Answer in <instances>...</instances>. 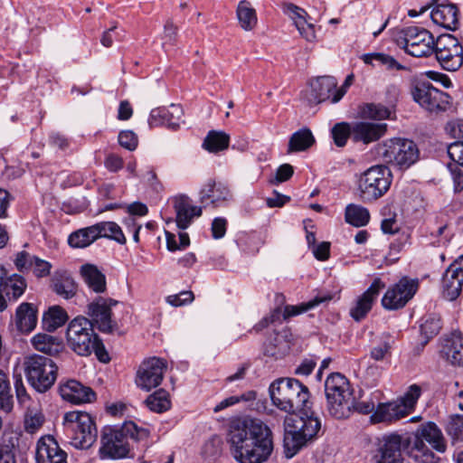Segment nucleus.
Wrapping results in <instances>:
<instances>
[{
    "instance_id": "nucleus-20",
    "label": "nucleus",
    "mask_w": 463,
    "mask_h": 463,
    "mask_svg": "<svg viewBox=\"0 0 463 463\" xmlns=\"http://www.w3.org/2000/svg\"><path fill=\"white\" fill-rule=\"evenodd\" d=\"M59 392L63 400L75 404L92 402L96 400L95 392L76 380L61 383Z\"/></svg>"
},
{
    "instance_id": "nucleus-23",
    "label": "nucleus",
    "mask_w": 463,
    "mask_h": 463,
    "mask_svg": "<svg viewBox=\"0 0 463 463\" xmlns=\"http://www.w3.org/2000/svg\"><path fill=\"white\" fill-rule=\"evenodd\" d=\"M385 285L381 279H373L367 290L357 299L355 306L350 310V316L355 320L360 321L365 317L371 310L373 303L377 298L380 291Z\"/></svg>"
},
{
    "instance_id": "nucleus-48",
    "label": "nucleus",
    "mask_w": 463,
    "mask_h": 463,
    "mask_svg": "<svg viewBox=\"0 0 463 463\" xmlns=\"http://www.w3.org/2000/svg\"><path fill=\"white\" fill-rule=\"evenodd\" d=\"M222 451V441L218 436H213L204 444L202 454L205 459L215 460Z\"/></svg>"
},
{
    "instance_id": "nucleus-36",
    "label": "nucleus",
    "mask_w": 463,
    "mask_h": 463,
    "mask_svg": "<svg viewBox=\"0 0 463 463\" xmlns=\"http://www.w3.org/2000/svg\"><path fill=\"white\" fill-rule=\"evenodd\" d=\"M95 225L79 229L68 238V243L72 248L82 249L90 246L99 239Z\"/></svg>"
},
{
    "instance_id": "nucleus-8",
    "label": "nucleus",
    "mask_w": 463,
    "mask_h": 463,
    "mask_svg": "<svg viewBox=\"0 0 463 463\" xmlns=\"http://www.w3.org/2000/svg\"><path fill=\"white\" fill-rule=\"evenodd\" d=\"M392 179V172L386 165L371 166L361 175L358 181L361 199L365 203L378 200L390 189Z\"/></svg>"
},
{
    "instance_id": "nucleus-3",
    "label": "nucleus",
    "mask_w": 463,
    "mask_h": 463,
    "mask_svg": "<svg viewBox=\"0 0 463 463\" xmlns=\"http://www.w3.org/2000/svg\"><path fill=\"white\" fill-rule=\"evenodd\" d=\"M149 430L128 421L121 428L105 427L101 435L99 455L102 458H121L128 453V437L136 440H146Z\"/></svg>"
},
{
    "instance_id": "nucleus-28",
    "label": "nucleus",
    "mask_w": 463,
    "mask_h": 463,
    "mask_svg": "<svg viewBox=\"0 0 463 463\" xmlns=\"http://www.w3.org/2000/svg\"><path fill=\"white\" fill-rule=\"evenodd\" d=\"M409 414L398 400L379 403L371 416L373 422H392L399 420Z\"/></svg>"
},
{
    "instance_id": "nucleus-62",
    "label": "nucleus",
    "mask_w": 463,
    "mask_h": 463,
    "mask_svg": "<svg viewBox=\"0 0 463 463\" xmlns=\"http://www.w3.org/2000/svg\"><path fill=\"white\" fill-rule=\"evenodd\" d=\"M43 421V416L41 414H27L24 420L25 430L29 433H34L42 426Z\"/></svg>"
},
{
    "instance_id": "nucleus-56",
    "label": "nucleus",
    "mask_w": 463,
    "mask_h": 463,
    "mask_svg": "<svg viewBox=\"0 0 463 463\" xmlns=\"http://www.w3.org/2000/svg\"><path fill=\"white\" fill-rule=\"evenodd\" d=\"M178 27L172 19H168L164 25L163 44L175 45L177 42Z\"/></svg>"
},
{
    "instance_id": "nucleus-47",
    "label": "nucleus",
    "mask_w": 463,
    "mask_h": 463,
    "mask_svg": "<svg viewBox=\"0 0 463 463\" xmlns=\"http://www.w3.org/2000/svg\"><path fill=\"white\" fill-rule=\"evenodd\" d=\"M410 455L417 463H438L439 461V458L422 442H418L416 448H411Z\"/></svg>"
},
{
    "instance_id": "nucleus-37",
    "label": "nucleus",
    "mask_w": 463,
    "mask_h": 463,
    "mask_svg": "<svg viewBox=\"0 0 463 463\" xmlns=\"http://www.w3.org/2000/svg\"><path fill=\"white\" fill-rule=\"evenodd\" d=\"M236 15L241 27L244 31H251L257 25L258 18L256 11L247 0L239 2Z\"/></svg>"
},
{
    "instance_id": "nucleus-41",
    "label": "nucleus",
    "mask_w": 463,
    "mask_h": 463,
    "mask_svg": "<svg viewBox=\"0 0 463 463\" xmlns=\"http://www.w3.org/2000/svg\"><path fill=\"white\" fill-rule=\"evenodd\" d=\"M145 403L151 411L156 413L165 412L171 407L169 393L164 389H159L149 394Z\"/></svg>"
},
{
    "instance_id": "nucleus-4",
    "label": "nucleus",
    "mask_w": 463,
    "mask_h": 463,
    "mask_svg": "<svg viewBox=\"0 0 463 463\" xmlns=\"http://www.w3.org/2000/svg\"><path fill=\"white\" fill-rule=\"evenodd\" d=\"M273 404L286 412H294L308 407L309 392L295 378H279L269 388Z\"/></svg>"
},
{
    "instance_id": "nucleus-11",
    "label": "nucleus",
    "mask_w": 463,
    "mask_h": 463,
    "mask_svg": "<svg viewBox=\"0 0 463 463\" xmlns=\"http://www.w3.org/2000/svg\"><path fill=\"white\" fill-rule=\"evenodd\" d=\"M433 52L440 66L446 71H455L463 64V47L452 34H440L436 39Z\"/></svg>"
},
{
    "instance_id": "nucleus-29",
    "label": "nucleus",
    "mask_w": 463,
    "mask_h": 463,
    "mask_svg": "<svg viewBox=\"0 0 463 463\" xmlns=\"http://www.w3.org/2000/svg\"><path fill=\"white\" fill-rule=\"evenodd\" d=\"M34 349L50 356L58 355L65 350V345L60 336L47 333H38L31 340Z\"/></svg>"
},
{
    "instance_id": "nucleus-61",
    "label": "nucleus",
    "mask_w": 463,
    "mask_h": 463,
    "mask_svg": "<svg viewBox=\"0 0 463 463\" xmlns=\"http://www.w3.org/2000/svg\"><path fill=\"white\" fill-rule=\"evenodd\" d=\"M227 221L225 218H214L212 222V234L214 239H221L226 233Z\"/></svg>"
},
{
    "instance_id": "nucleus-51",
    "label": "nucleus",
    "mask_w": 463,
    "mask_h": 463,
    "mask_svg": "<svg viewBox=\"0 0 463 463\" xmlns=\"http://www.w3.org/2000/svg\"><path fill=\"white\" fill-rule=\"evenodd\" d=\"M441 329V322L439 317H430L420 326V332L430 339L436 335Z\"/></svg>"
},
{
    "instance_id": "nucleus-59",
    "label": "nucleus",
    "mask_w": 463,
    "mask_h": 463,
    "mask_svg": "<svg viewBox=\"0 0 463 463\" xmlns=\"http://www.w3.org/2000/svg\"><path fill=\"white\" fill-rule=\"evenodd\" d=\"M32 269L36 277L43 278L50 274L52 264L35 256Z\"/></svg>"
},
{
    "instance_id": "nucleus-1",
    "label": "nucleus",
    "mask_w": 463,
    "mask_h": 463,
    "mask_svg": "<svg viewBox=\"0 0 463 463\" xmlns=\"http://www.w3.org/2000/svg\"><path fill=\"white\" fill-rule=\"evenodd\" d=\"M118 305L119 302L110 298L99 297L90 302L87 306V314L90 319L79 316L68 326L66 335L70 348L80 356H88L94 352L99 362L109 363L110 357L93 328L96 326L105 334L118 331V324L111 311Z\"/></svg>"
},
{
    "instance_id": "nucleus-35",
    "label": "nucleus",
    "mask_w": 463,
    "mask_h": 463,
    "mask_svg": "<svg viewBox=\"0 0 463 463\" xmlns=\"http://www.w3.org/2000/svg\"><path fill=\"white\" fill-rule=\"evenodd\" d=\"M441 353L453 365H463V339L453 335L445 340Z\"/></svg>"
},
{
    "instance_id": "nucleus-64",
    "label": "nucleus",
    "mask_w": 463,
    "mask_h": 463,
    "mask_svg": "<svg viewBox=\"0 0 463 463\" xmlns=\"http://www.w3.org/2000/svg\"><path fill=\"white\" fill-rule=\"evenodd\" d=\"M294 174V168L289 164H284L279 166L276 171L275 180L276 183H282L288 181Z\"/></svg>"
},
{
    "instance_id": "nucleus-44",
    "label": "nucleus",
    "mask_w": 463,
    "mask_h": 463,
    "mask_svg": "<svg viewBox=\"0 0 463 463\" xmlns=\"http://www.w3.org/2000/svg\"><path fill=\"white\" fill-rule=\"evenodd\" d=\"M307 442V440L299 433L292 430L285 434L284 452L288 458H293Z\"/></svg>"
},
{
    "instance_id": "nucleus-58",
    "label": "nucleus",
    "mask_w": 463,
    "mask_h": 463,
    "mask_svg": "<svg viewBox=\"0 0 463 463\" xmlns=\"http://www.w3.org/2000/svg\"><path fill=\"white\" fill-rule=\"evenodd\" d=\"M193 299L194 294L192 291H182L179 294L168 296L166 301L174 307H179L192 302Z\"/></svg>"
},
{
    "instance_id": "nucleus-5",
    "label": "nucleus",
    "mask_w": 463,
    "mask_h": 463,
    "mask_svg": "<svg viewBox=\"0 0 463 463\" xmlns=\"http://www.w3.org/2000/svg\"><path fill=\"white\" fill-rule=\"evenodd\" d=\"M325 393L328 413L336 420L347 419L354 407V396L347 378L340 373H333L325 383Z\"/></svg>"
},
{
    "instance_id": "nucleus-14",
    "label": "nucleus",
    "mask_w": 463,
    "mask_h": 463,
    "mask_svg": "<svg viewBox=\"0 0 463 463\" xmlns=\"http://www.w3.org/2000/svg\"><path fill=\"white\" fill-rule=\"evenodd\" d=\"M417 288V281L404 277L385 292L382 298V305L388 310L400 309L412 298Z\"/></svg>"
},
{
    "instance_id": "nucleus-9",
    "label": "nucleus",
    "mask_w": 463,
    "mask_h": 463,
    "mask_svg": "<svg viewBox=\"0 0 463 463\" xmlns=\"http://www.w3.org/2000/svg\"><path fill=\"white\" fill-rule=\"evenodd\" d=\"M382 149L383 161L402 170L415 164L420 156L417 145L412 140L405 138L390 139L383 144Z\"/></svg>"
},
{
    "instance_id": "nucleus-57",
    "label": "nucleus",
    "mask_w": 463,
    "mask_h": 463,
    "mask_svg": "<svg viewBox=\"0 0 463 463\" xmlns=\"http://www.w3.org/2000/svg\"><path fill=\"white\" fill-rule=\"evenodd\" d=\"M448 155L458 165L463 166V141H456L448 146Z\"/></svg>"
},
{
    "instance_id": "nucleus-6",
    "label": "nucleus",
    "mask_w": 463,
    "mask_h": 463,
    "mask_svg": "<svg viewBox=\"0 0 463 463\" xmlns=\"http://www.w3.org/2000/svg\"><path fill=\"white\" fill-rule=\"evenodd\" d=\"M24 371L29 385L36 392L43 393L54 384L58 366L49 357L33 354L24 358Z\"/></svg>"
},
{
    "instance_id": "nucleus-33",
    "label": "nucleus",
    "mask_w": 463,
    "mask_h": 463,
    "mask_svg": "<svg viewBox=\"0 0 463 463\" xmlns=\"http://www.w3.org/2000/svg\"><path fill=\"white\" fill-rule=\"evenodd\" d=\"M332 298L333 296L331 293L318 292L317 296L307 302L301 303L297 306H286L282 314L283 318L286 320L291 317L314 309L321 304H327L332 300Z\"/></svg>"
},
{
    "instance_id": "nucleus-52",
    "label": "nucleus",
    "mask_w": 463,
    "mask_h": 463,
    "mask_svg": "<svg viewBox=\"0 0 463 463\" xmlns=\"http://www.w3.org/2000/svg\"><path fill=\"white\" fill-rule=\"evenodd\" d=\"M283 12L288 14L294 22L295 26L298 28V22L307 21L306 15L307 14V12L292 4V3H284L282 5Z\"/></svg>"
},
{
    "instance_id": "nucleus-63",
    "label": "nucleus",
    "mask_w": 463,
    "mask_h": 463,
    "mask_svg": "<svg viewBox=\"0 0 463 463\" xmlns=\"http://www.w3.org/2000/svg\"><path fill=\"white\" fill-rule=\"evenodd\" d=\"M297 29L307 41L312 42L316 39L315 28L312 24H308L307 21L298 22Z\"/></svg>"
},
{
    "instance_id": "nucleus-22",
    "label": "nucleus",
    "mask_w": 463,
    "mask_h": 463,
    "mask_svg": "<svg viewBox=\"0 0 463 463\" xmlns=\"http://www.w3.org/2000/svg\"><path fill=\"white\" fill-rule=\"evenodd\" d=\"M182 116V108L179 105L172 104L169 109L156 108L152 109L148 123L151 128L165 126L171 129H176L180 126Z\"/></svg>"
},
{
    "instance_id": "nucleus-10",
    "label": "nucleus",
    "mask_w": 463,
    "mask_h": 463,
    "mask_svg": "<svg viewBox=\"0 0 463 463\" xmlns=\"http://www.w3.org/2000/svg\"><path fill=\"white\" fill-rule=\"evenodd\" d=\"M398 44L413 57H428L433 53L436 40L428 30L409 26L401 31Z\"/></svg>"
},
{
    "instance_id": "nucleus-32",
    "label": "nucleus",
    "mask_w": 463,
    "mask_h": 463,
    "mask_svg": "<svg viewBox=\"0 0 463 463\" xmlns=\"http://www.w3.org/2000/svg\"><path fill=\"white\" fill-rule=\"evenodd\" d=\"M51 287L60 297L70 299L76 295L77 284L67 271H56L52 279Z\"/></svg>"
},
{
    "instance_id": "nucleus-42",
    "label": "nucleus",
    "mask_w": 463,
    "mask_h": 463,
    "mask_svg": "<svg viewBox=\"0 0 463 463\" xmlns=\"http://www.w3.org/2000/svg\"><path fill=\"white\" fill-rule=\"evenodd\" d=\"M345 219L354 227H363L369 222L370 213L365 207L351 203L345 208Z\"/></svg>"
},
{
    "instance_id": "nucleus-46",
    "label": "nucleus",
    "mask_w": 463,
    "mask_h": 463,
    "mask_svg": "<svg viewBox=\"0 0 463 463\" xmlns=\"http://www.w3.org/2000/svg\"><path fill=\"white\" fill-rule=\"evenodd\" d=\"M421 395V388L418 384L409 386L406 392L401 398L397 399L408 414H411Z\"/></svg>"
},
{
    "instance_id": "nucleus-53",
    "label": "nucleus",
    "mask_w": 463,
    "mask_h": 463,
    "mask_svg": "<svg viewBox=\"0 0 463 463\" xmlns=\"http://www.w3.org/2000/svg\"><path fill=\"white\" fill-rule=\"evenodd\" d=\"M448 433L454 440H463V415H455L448 425Z\"/></svg>"
},
{
    "instance_id": "nucleus-60",
    "label": "nucleus",
    "mask_w": 463,
    "mask_h": 463,
    "mask_svg": "<svg viewBox=\"0 0 463 463\" xmlns=\"http://www.w3.org/2000/svg\"><path fill=\"white\" fill-rule=\"evenodd\" d=\"M448 168L452 175L454 192L460 193L463 190V172L454 164H449Z\"/></svg>"
},
{
    "instance_id": "nucleus-50",
    "label": "nucleus",
    "mask_w": 463,
    "mask_h": 463,
    "mask_svg": "<svg viewBox=\"0 0 463 463\" xmlns=\"http://www.w3.org/2000/svg\"><path fill=\"white\" fill-rule=\"evenodd\" d=\"M363 114L366 118L382 120L390 117L391 110L381 104H367Z\"/></svg>"
},
{
    "instance_id": "nucleus-40",
    "label": "nucleus",
    "mask_w": 463,
    "mask_h": 463,
    "mask_svg": "<svg viewBox=\"0 0 463 463\" xmlns=\"http://www.w3.org/2000/svg\"><path fill=\"white\" fill-rule=\"evenodd\" d=\"M99 238H106L124 245L127 241L120 226L115 222H100L94 224Z\"/></svg>"
},
{
    "instance_id": "nucleus-12",
    "label": "nucleus",
    "mask_w": 463,
    "mask_h": 463,
    "mask_svg": "<svg viewBox=\"0 0 463 463\" xmlns=\"http://www.w3.org/2000/svg\"><path fill=\"white\" fill-rule=\"evenodd\" d=\"M413 100L430 113L445 112L450 107V96L430 82H419L411 90Z\"/></svg>"
},
{
    "instance_id": "nucleus-17",
    "label": "nucleus",
    "mask_w": 463,
    "mask_h": 463,
    "mask_svg": "<svg viewBox=\"0 0 463 463\" xmlns=\"http://www.w3.org/2000/svg\"><path fill=\"white\" fill-rule=\"evenodd\" d=\"M463 285V256L446 269L442 278V289L445 298L452 301L460 294Z\"/></svg>"
},
{
    "instance_id": "nucleus-54",
    "label": "nucleus",
    "mask_w": 463,
    "mask_h": 463,
    "mask_svg": "<svg viewBox=\"0 0 463 463\" xmlns=\"http://www.w3.org/2000/svg\"><path fill=\"white\" fill-rule=\"evenodd\" d=\"M34 260V255H31L29 252L22 250L16 254L14 260L15 268L20 272H26L33 268Z\"/></svg>"
},
{
    "instance_id": "nucleus-15",
    "label": "nucleus",
    "mask_w": 463,
    "mask_h": 463,
    "mask_svg": "<svg viewBox=\"0 0 463 463\" xmlns=\"http://www.w3.org/2000/svg\"><path fill=\"white\" fill-rule=\"evenodd\" d=\"M25 288L24 277L18 274L8 275L6 269L0 264V312L7 307V300H17Z\"/></svg>"
},
{
    "instance_id": "nucleus-2",
    "label": "nucleus",
    "mask_w": 463,
    "mask_h": 463,
    "mask_svg": "<svg viewBox=\"0 0 463 463\" xmlns=\"http://www.w3.org/2000/svg\"><path fill=\"white\" fill-rule=\"evenodd\" d=\"M228 441L239 463H264L274 449L273 433L261 420L246 417L231 422Z\"/></svg>"
},
{
    "instance_id": "nucleus-55",
    "label": "nucleus",
    "mask_w": 463,
    "mask_h": 463,
    "mask_svg": "<svg viewBox=\"0 0 463 463\" xmlns=\"http://www.w3.org/2000/svg\"><path fill=\"white\" fill-rule=\"evenodd\" d=\"M118 143L122 147L133 151L137 146L138 138L133 131L123 130L118 134Z\"/></svg>"
},
{
    "instance_id": "nucleus-39",
    "label": "nucleus",
    "mask_w": 463,
    "mask_h": 463,
    "mask_svg": "<svg viewBox=\"0 0 463 463\" xmlns=\"http://www.w3.org/2000/svg\"><path fill=\"white\" fill-rule=\"evenodd\" d=\"M315 143L309 128H304L293 133L288 141V153L304 151Z\"/></svg>"
},
{
    "instance_id": "nucleus-43",
    "label": "nucleus",
    "mask_w": 463,
    "mask_h": 463,
    "mask_svg": "<svg viewBox=\"0 0 463 463\" xmlns=\"http://www.w3.org/2000/svg\"><path fill=\"white\" fill-rule=\"evenodd\" d=\"M230 137L223 131L211 130L203 140V146L209 152L216 153L228 148Z\"/></svg>"
},
{
    "instance_id": "nucleus-30",
    "label": "nucleus",
    "mask_w": 463,
    "mask_h": 463,
    "mask_svg": "<svg viewBox=\"0 0 463 463\" xmlns=\"http://www.w3.org/2000/svg\"><path fill=\"white\" fill-rule=\"evenodd\" d=\"M300 411V426H296V430L308 441L317 436V432L321 429V421L315 412L311 410L310 404L308 407H305Z\"/></svg>"
},
{
    "instance_id": "nucleus-49",
    "label": "nucleus",
    "mask_w": 463,
    "mask_h": 463,
    "mask_svg": "<svg viewBox=\"0 0 463 463\" xmlns=\"http://www.w3.org/2000/svg\"><path fill=\"white\" fill-rule=\"evenodd\" d=\"M331 134L335 144L342 147L346 144L348 137L352 136V129L348 123L341 122L333 127Z\"/></svg>"
},
{
    "instance_id": "nucleus-31",
    "label": "nucleus",
    "mask_w": 463,
    "mask_h": 463,
    "mask_svg": "<svg viewBox=\"0 0 463 463\" xmlns=\"http://www.w3.org/2000/svg\"><path fill=\"white\" fill-rule=\"evenodd\" d=\"M80 275L88 288L95 293H103L107 289L105 275L93 264H84L80 268Z\"/></svg>"
},
{
    "instance_id": "nucleus-25",
    "label": "nucleus",
    "mask_w": 463,
    "mask_h": 463,
    "mask_svg": "<svg viewBox=\"0 0 463 463\" xmlns=\"http://www.w3.org/2000/svg\"><path fill=\"white\" fill-rule=\"evenodd\" d=\"M387 130V124L361 121L352 128V137L355 141H363L365 144L373 142L382 137Z\"/></svg>"
},
{
    "instance_id": "nucleus-27",
    "label": "nucleus",
    "mask_w": 463,
    "mask_h": 463,
    "mask_svg": "<svg viewBox=\"0 0 463 463\" xmlns=\"http://www.w3.org/2000/svg\"><path fill=\"white\" fill-rule=\"evenodd\" d=\"M432 21L446 29L455 31L458 24V9L453 4H440L432 9Z\"/></svg>"
},
{
    "instance_id": "nucleus-24",
    "label": "nucleus",
    "mask_w": 463,
    "mask_h": 463,
    "mask_svg": "<svg viewBox=\"0 0 463 463\" xmlns=\"http://www.w3.org/2000/svg\"><path fill=\"white\" fill-rule=\"evenodd\" d=\"M337 81L332 76H322L310 82V90L307 94V99L310 105H317L330 99L333 91H335Z\"/></svg>"
},
{
    "instance_id": "nucleus-19",
    "label": "nucleus",
    "mask_w": 463,
    "mask_h": 463,
    "mask_svg": "<svg viewBox=\"0 0 463 463\" xmlns=\"http://www.w3.org/2000/svg\"><path fill=\"white\" fill-rule=\"evenodd\" d=\"M376 463H403L402 438L390 434L383 438L375 455Z\"/></svg>"
},
{
    "instance_id": "nucleus-16",
    "label": "nucleus",
    "mask_w": 463,
    "mask_h": 463,
    "mask_svg": "<svg viewBox=\"0 0 463 463\" xmlns=\"http://www.w3.org/2000/svg\"><path fill=\"white\" fill-rule=\"evenodd\" d=\"M36 463H67V453L52 436L42 437L36 444Z\"/></svg>"
},
{
    "instance_id": "nucleus-18",
    "label": "nucleus",
    "mask_w": 463,
    "mask_h": 463,
    "mask_svg": "<svg viewBox=\"0 0 463 463\" xmlns=\"http://www.w3.org/2000/svg\"><path fill=\"white\" fill-rule=\"evenodd\" d=\"M199 194L202 203L211 204L213 207L222 206L232 199L228 185L222 182H216L214 179H209L200 190Z\"/></svg>"
},
{
    "instance_id": "nucleus-45",
    "label": "nucleus",
    "mask_w": 463,
    "mask_h": 463,
    "mask_svg": "<svg viewBox=\"0 0 463 463\" xmlns=\"http://www.w3.org/2000/svg\"><path fill=\"white\" fill-rule=\"evenodd\" d=\"M14 406L8 376L0 370V411L9 412Z\"/></svg>"
},
{
    "instance_id": "nucleus-7",
    "label": "nucleus",
    "mask_w": 463,
    "mask_h": 463,
    "mask_svg": "<svg viewBox=\"0 0 463 463\" xmlns=\"http://www.w3.org/2000/svg\"><path fill=\"white\" fill-rule=\"evenodd\" d=\"M63 426L71 443L78 449H89L98 436L97 428L92 417L85 412L73 411L66 412Z\"/></svg>"
},
{
    "instance_id": "nucleus-34",
    "label": "nucleus",
    "mask_w": 463,
    "mask_h": 463,
    "mask_svg": "<svg viewBox=\"0 0 463 463\" xmlns=\"http://www.w3.org/2000/svg\"><path fill=\"white\" fill-rule=\"evenodd\" d=\"M36 310L30 303H22L16 310V326L22 333L31 332L36 326Z\"/></svg>"
},
{
    "instance_id": "nucleus-26",
    "label": "nucleus",
    "mask_w": 463,
    "mask_h": 463,
    "mask_svg": "<svg viewBox=\"0 0 463 463\" xmlns=\"http://www.w3.org/2000/svg\"><path fill=\"white\" fill-rule=\"evenodd\" d=\"M424 440L429 442L439 452L446 450V443L442 432L434 422L429 421L421 424L417 429L416 440L412 448H416L418 442H422L426 446L423 442Z\"/></svg>"
},
{
    "instance_id": "nucleus-38",
    "label": "nucleus",
    "mask_w": 463,
    "mask_h": 463,
    "mask_svg": "<svg viewBox=\"0 0 463 463\" xmlns=\"http://www.w3.org/2000/svg\"><path fill=\"white\" fill-rule=\"evenodd\" d=\"M67 319L66 311L59 306H53L43 314L42 320L43 327L48 332H53L63 326Z\"/></svg>"
},
{
    "instance_id": "nucleus-21",
    "label": "nucleus",
    "mask_w": 463,
    "mask_h": 463,
    "mask_svg": "<svg viewBox=\"0 0 463 463\" xmlns=\"http://www.w3.org/2000/svg\"><path fill=\"white\" fill-rule=\"evenodd\" d=\"M176 225L181 230L187 229L194 217L202 215V207L192 204V200L185 194H180L174 199Z\"/></svg>"
},
{
    "instance_id": "nucleus-13",
    "label": "nucleus",
    "mask_w": 463,
    "mask_h": 463,
    "mask_svg": "<svg viewBox=\"0 0 463 463\" xmlns=\"http://www.w3.org/2000/svg\"><path fill=\"white\" fill-rule=\"evenodd\" d=\"M165 369L164 359L150 357L144 360L137 372V386L146 392L157 387L163 381Z\"/></svg>"
}]
</instances>
